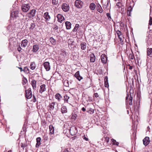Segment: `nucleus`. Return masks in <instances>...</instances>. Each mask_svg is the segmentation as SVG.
I'll return each instance as SVG.
<instances>
[{
  "instance_id": "obj_17",
  "label": "nucleus",
  "mask_w": 152,
  "mask_h": 152,
  "mask_svg": "<svg viewBox=\"0 0 152 152\" xmlns=\"http://www.w3.org/2000/svg\"><path fill=\"white\" fill-rule=\"evenodd\" d=\"M61 112L62 113H66L67 112V110L66 107L65 106H63L61 109Z\"/></svg>"
},
{
  "instance_id": "obj_8",
  "label": "nucleus",
  "mask_w": 152,
  "mask_h": 152,
  "mask_svg": "<svg viewBox=\"0 0 152 152\" xmlns=\"http://www.w3.org/2000/svg\"><path fill=\"white\" fill-rule=\"evenodd\" d=\"M69 132L72 135H75L77 133V131L75 127H71L69 129Z\"/></svg>"
},
{
  "instance_id": "obj_10",
  "label": "nucleus",
  "mask_w": 152,
  "mask_h": 152,
  "mask_svg": "<svg viewBox=\"0 0 152 152\" xmlns=\"http://www.w3.org/2000/svg\"><path fill=\"white\" fill-rule=\"evenodd\" d=\"M132 97L131 96L127 95L126 98V101H129V104L130 105L132 104Z\"/></svg>"
},
{
  "instance_id": "obj_16",
  "label": "nucleus",
  "mask_w": 152,
  "mask_h": 152,
  "mask_svg": "<svg viewBox=\"0 0 152 152\" xmlns=\"http://www.w3.org/2000/svg\"><path fill=\"white\" fill-rule=\"evenodd\" d=\"M66 28L67 29H70L71 28V23L69 22L66 21L65 22Z\"/></svg>"
},
{
  "instance_id": "obj_19",
  "label": "nucleus",
  "mask_w": 152,
  "mask_h": 152,
  "mask_svg": "<svg viewBox=\"0 0 152 152\" xmlns=\"http://www.w3.org/2000/svg\"><path fill=\"white\" fill-rule=\"evenodd\" d=\"M49 128L50 132V134H53L54 133V130L53 126L52 125H50Z\"/></svg>"
},
{
  "instance_id": "obj_61",
  "label": "nucleus",
  "mask_w": 152,
  "mask_h": 152,
  "mask_svg": "<svg viewBox=\"0 0 152 152\" xmlns=\"http://www.w3.org/2000/svg\"><path fill=\"white\" fill-rule=\"evenodd\" d=\"M133 66H129V69H132Z\"/></svg>"
},
{
  "instance_id": "obj_64",
  "label": "nucleus",
  "mask_w": 152,
  "mask_h": 152,
  "mask_svg": "<svg viewBox=\"0 0 152 152\" xmlns=\"http://www.w3.org/2000/svg\"><path fill=\"white\" fill-rule=\"evenodd\" d=\"M7 152H12V151L11 150H9Z\"/></svg>"
},
{
  "instance_id": "obj_24",
  "label": "nucleus",
  "mask_w": 152,
  "mask_h": 152,
  "mask_svg": "<svg viewBox=\"0 0 152 152\" xmlns=\"http://www.w3.org/2000/svg\"><path fill=\"white\" fill-rule=\"evenodd\" d=\"M55 98L57 99L58 101H60L61 99L62 98V96L59 93L56 94L55 96Z\"/></svg>"
},
{
  "instance_id": "obj_18",
  "label": "nucleus",
  "mask_w": 152,
  "mask_h": 152,
  "mask_svg": "<svg viewBox=\"0 0 152 152\" xmlns=\"http://www.w3.org/2000/svg\"><path fill=\"white\" fill-rule=\"evenodd\" d=\"M39 49V46L37 45H34L33 46L32 51L34 52H36Z\"/></svg>"
},
{
  "instance_id": "obj_37",
  "label": "nucleus",
  "mask_w": 152,
  "mask_h": 152,
  "mask_svg": "<svg viewBox=\"0 0 152 152\" xmlns=\"http://www.w3.org/2000/svg\"><path fill=\"white\" fill-rule=\"evenodd\" d=\"M60 54L61 55L63 56L64 57H65L66 55V53L64 50H62L61 51Z\"/></svg>"
},
{
  "instance_id": "obj_47",
  "label": "nucleus",
  "mask_w": 152,
  "mask_h": 152,
  "mask_svg": "<svg viewBox=\"0 0 152 152\" xmlns=\"http://www.w3.org/2000/svg\"><path fill=\"white\" fill-rule=\"evenodd\" d=\"M121 5V4L119 2H118L117 3L116 6H117L118 7L120 8Z\"/></svg>"
},
{
  "instance_id": "obj_30",
  "label": "nucleus",
  "mask_w": 152,
  "mask_h": 152,
  "mask_svg": "<svg viewBox=\"0 0 152 152\" xmlns=\"http://www.w3.org/2000/svg\"><path fill=\"white\" fill-rule=\"evenodd\" d=\"M81 48L82 50H84L86 48V43L85 42H83L80 44Z\"/></svg>"
},
{
  "instance_id": "obj_48",
  "label": "nucleus",
  "mask_w": 152,
  "mask_h": 152,
  "mask_svg": "<svg viewBox=\"0 0 152 152\" xmlns=\"http://www.w3.org/2000/svg\"><path fill=\"white\" fill-rule=\"evenodd\" d=\"M73 42L72 39H69L68 40V43L69 44H71L72 42Z\"/></svg>"
},
{
  "instance_id": "obj_34",
  "label": "nucleus",
  "mask_w": 152,
  "mask_h": 152,
  "mask_svg": "<svg viewBox=\"0 0 152 152\" xmlns=\"http://www.w3.org/2000/svg\"><path fill=\"white\" fill-rule=\"evenodd\" d=\"M35 26V24L34 23H31L29 28L30 30H33Z\"/></svg>"
},
{
  "instance_id": "obj_4",
  "label": "nucleus",
  "mask_w": 152,
  "mask_h": 152,
  "mask_svg": "<svg viewBox=\"0 0 152 152\" xmlns=\"http://www.w3.org/2000/svg\"><path fill=\"white\" fill-rule=\"evenodd\" d=\"M26 96L28 99H30L32 97V94L30 88L26 90Z\"/></svg>"
},
{
  "instance_id": "obj_2",
  "label": "nucleus",
  "mask_w": 152,
  "mask_h": 152,
  "mask_svg": "<svg viewBox=\"0 0 152 152\" xmlns=\"http://www.w3.org/2000/svg\"><path fill=\"white\" fill-rule=\"evenodd\" d=\"M83 5V2L80 0H76L75 2V6L78 8H81Z\"/></svg>"
},
{
  "instance_id": "obj_20",
  "label": "nucleus",
  "mask_w": 152,
  "mask_h": 152,
  "mask_svg": "<svg viewBox=\"0 0 152 152\" xmlns=\"http://www.w3.org/2000/svg\"><path fill=\"white\" fill-rule=\"evenodd\" d=\"M117 33L118 36V37L121 43L123 42V41L122 40V39L120 37L121 35V32L119 31H118L117 32Z\"/></svg>"
},
{
  "instance_id": "obj_23",
  "label": "nucleus",
  "mask_w": 152,
  "mask_h": 152,
  "mask_svg": "<svg viewBox=\"0 0 152 152\" xmlns=\"http://www.w3.org/2000/svg\"><path fill=\"white\" fill-rule=\"evenodd\" d=\"M31 84L33 89H35L36 88V81L34 80H32L31 81Z\"/></svg>"
},
{
  "instance_id": "obj_35",
  "label": "nucleus",
  "mask_w": 152,
  "mask_h": 152,
  "mask_svg": "<svg viewBox=\"0 0 152 152\" xmlns=\"http://www.w3.org/2000/svg\"><path fill=\"white\" fill-rule=\"evenodd\" d=\"M64 85L66 87H68L69 86V83L68 80H65L64 82Z\"/></svg>"
},
{
  "instance_id": "obj_55",
  "label": "nucleus",
  "mask_w": 152,
  "mask_h": 152,
  "mask_svg": "<svg viewBox=\"0 0 152 152\" xmlns=\"http://www.w3.org/2000/svg\"><path fill=\"white\" fill-rule=\"evenodd\" d=\"M63 152H69V151L67 149H65L63 150Z\"/></svg>"
},
{
  "instance_id": "obj_39",
  "label": "nucleus",
  "mask_w": 152,
  "mask_h": 152,
  "mask_svg": "<svg viewBox=\"0 0 152 152\" xmlns=\"http://www.w3.org/2000/svg\"><path fill=\"white\" fill-rule=\"evenodd\" d=\"M52 3L54 5H57L58 3V0H52Z\"/></svg>"
},
{
  "instance_id": "obj_63",
  "label": "nucleus",
  "mask_w": 152,
  "mask_h": 152,
  "mask_svg": "<svg viewBox=\"0 0 152 152\" xmlns=\"http://www.w3.org/2000/svg\"><path fill=\"white\" fill-rule=\"evenodd\" d=\"M147 129H148V131H149V130L150 129V128L149 126H148L147 127Z\"/></svg>"
},
{
  "instance_id": "obj_21",
  "label": "nucleus",
  "mask_w": 152,
  "mask_h": 152,
  "mask_svg": "<svg viewBox=\"0 0 152 152\" xmlns=\"http://www.w3.org/2000/svg\"><path fill=\"white\" fill-rule=\"evenodd\" d=\"M41 138L40 137H37L36 139L37 143L36 144V146L37 147H38L40 144V141Z\"/></svg>"
},
{
  "instance_id": "obj_44",
  "label": "nucleus",
  "mask_w": 152,
  "mask_h": 152,
  "mask_svg": "<svg viewBox=\"0 0 152 152\" xmlns=\"http://www.w3.org/2000/svg\"><path fill=\"white\" fill-rule=\"evenodd\" d=\"M129 57L130 59H133L134 58V56L133 54H130L129 55Z\"/></svg>"
},
{
  "instance_id": "obj_3",
  "label": "nucleus",
  "mask_w": 152,
  "mask_h": 152,
  "mask_svg": "<svg viewBox=\"0 0 152 152\" xmlns=\"http://www.w3.org/2000/svg\"><path fill=\"white\" fill-rule=\"evenodd\" d=\"M18 11H14L11 13L10 18L11 20H14L18 17Z\"/></svg>"
},
{
  "instance_id": "obj_12",
  "label": "nucleus",
  "mask_w": 152,
  "mask_h": 152,
  "mask_svg": "<svg viewBox=\"0 0 152 152\" xmlns=\"http://www.w3.org/2000/svg\"><path fill=\"white\" fill-rule=\"evenodd\" d=\"M143 143L145 146L147 145L149 142V138L146 137L143 140Z\"/></svg>"
},
{
  "instance_id": "obj_51",
  "label": "nucleus",
  "mask_w": 152,
  "mask_h": 152,
  "mask_svg": "<svg viewBox=\"0 0 152 152\" xmlns=\"http://www.w3.org/2000/svg\"><path fill=\"white\" fill-rule=\"evenodd\" d=\"M25 144H24L23 143H21V147L23 149H24V148L25 147Z\"/></svg>"
},
{
  "instance_id": "obj_32",
  "label": "nucleus",
  "mask_w": 152,
  "mask_h": 152,
  "mask_svg": "<svg viewBox=\"0 0 152 152\" xmlns=\"http://www.w3.org/2000/svg\"><path fill=\"white\" fill-rule=\"evenodd\" d=\"M95 5L94 3H91L90 5V8L91 10H93L95 8Z\"/></svg>"
},
{
  "instance_id": "obj_58",
  "label": "nucleus",
  "mask_w": 152,
  "mask_h": 152,
  "mask_svg": "<svg viewBox=\"0 0 152 152\" xmlns=\"http://www.w3.org/2000/svg\"><path fill=\"white\" fill-rule=\"evenodd\" d=\"M83 139L86 141H87L88 140V138L85 137L84 136V137L83 138Z\"/></svg>"
},
{
  "instance_id": "obj_40",
  "label": "nucleus",
  "mask_w": 152,
  "mask_h": 152,
  "mask_svg": "<svg viewBox=\"0 0 152 152\" xmlns=\"http://www.w3.org/2000/svg\"><path fill=\"white\" fill-rule=\"evenodd\" d=\"M104 54H102L101 56V59L103 63H104Z\"/></svg>"
},
{
  "instance_id": "obj_60",
  "label": "nucleus",
  "mask_w": 152,
  "mask_h": 152,
  "mask_svg": "<svg viewBox=\"0 0 152 152\" xmlns=\"http://www.w3.org/2000/svg\"><path fill=\"white\" fill-rule=\"evenodd\" d=\"M82 110L83 111H84L86 110V109L84 107H83L82 108Z\"/></svg>"
},
{
  "instance_id": "obj_42",
  "label": "nucleus",
  "mask_w": 152,
  "mask_h": 152,
  "mask_svg": "<svg viewBox=\"0 0 152 152\" xmlns=\"http://www.w3.org/2000/svg\"><path fill=\"white\" fill-rule=\"evenodd\" d=\"M109 139L108 137H105V142L106 141L108 145L110 144V143L109 142Z\"/></svg>"
},
{
  "instance_id": "obj_36",
  "label": "nucleus",
  "mask_w": 152,
  "mask_h": 152,
  "mask_svg": "<svg viewBox=\"0 0 152 152\" xmlns=\"http://www.w3.org/2000/svg\"><path fill=\"white\" fill-rule=\"evenodd\" d=\"M105 80H106V81H107L106 82L105 81V87H109V85L108 83V78L107 76H105Z\"/></svg>"
},
{
  "instance_id": "obj_13",
  "label": "nucleus",
  "mask_w": 152,
  "mask_h": 152,
  "mask_svg": "<svg viewBox=\"0 0 152 152\" xmlns=\"http://www.w3.org/2000/svg\"><path fill=\"white\" fill-rule=\"evenodd\" d=\"M75 76L77 78L79 81H80L81 80L83 79L82 77L79 74V71H77L75 74Z\"/></svg>"
},
{
  "instance_id": "obj_33",
  "label": "nucleus",
  "mask_w": 152,
  "mask_h": 152,
  "mask_svg": "<svg viewBox=\"0 0 152 152\" xmlns=\"http://www.w3.org/2000/svg\"><path fill=\"white\" fill-rule=\"evenodd\" d=\"M69 97L67 95H65L64 96V102L68 103V99H69Z\"/></svg>"
},
{
  "instance_id": "obj_11",
  "label": "nucleus",
  "mask_w": 152,
  "mask_h": 152,
  "mask_svg": "<svg viewBox=\"0 0 152 152\" xmlns=\"http://www.w3.org/2000/svg\"><path fill=\"white\" fill-rule=\"evenodd\" d=\"M45 86H46L45 84H43L40 86V88L39 91V93L42 94L46 91Z\"/></svg>"
},
{
  "instance_id": "obj_59",
  "label": "nucleus",
  "mask_w": 152,
  "mask_h": 152,
  "mask_svg": "<svg viewBox=\"0 0 152 152\" xmlns=\"http://www.w3.org/2000/svg\"><path fill=\"white\" fill-rule=\"evenodd\" d=\"M129 12V10L127 11V14L129 15V16H130L131 15H130V12H129V13L128 12Z\"/></svg>"
},
{
  "instance_id": "obj_1",
  "label": "nucleus",
  "mask_w": 152,
  "mask_h": 152,
  "mask_svg": "<svg viewBox=\"0 0 152 152\" xmlns=\"http://www.w3.org/2000/svg\"><path fill=\"white\" fill-rule=\"evenodd\" d=\"M30 7V4H23L21 6V9L23 12H26L29 10Z\"/></svg>"
},
{
  "instance_id": "obj_46",
  "label": "nucleus",
  "mask_w": 152,
  "mask_h": 152,
  "mask_svg": "<svg viewBox=\"0 0 152 152\" xmlns=\"http://www.w3.org/2000/svg\"><path fill=\"white\" fill-rule=\"evenodd\" d=\"M90 114H92L94 113V110L92 109H90L89 111H87Z\"/></svg>"
},
{
  "instance_id": "obj_25",
  "label": "nucleus",
  "mask_w": 152,
  "mask_h": 152,
  "mask_svg": "<svg viewBox=\"0 0 152 152\" xmlns=\"http://www.w3.org/2000/svg\"><path fill=\"white\" fill-rule=\"evenodd\" d=\"M55 103L54 102H52L50 103L49 104V109L50 110H53L54 108V106H55Z\"/></svg>"
},
{
  "instance_id": "obj_15",
  "label": "nucleus",
  "mask_w": 152,
  "mask_h": 152,
  "mask_svg": "<svg viewBox=\"0 0 152 152\" xmlns=\"http://www.w3.org/2000/svg\"><path fill=\"white\" fill-rule=\"evenodd\" d=\"M28 42V41L26 39L23 40L21 42V46L23 47H25L27 46Z\"/></svg>"
},
{
  "instance_id": "obj_57",
  "label": "nucleus",
  "mask_w": 152,
  "mask_h": 152,
  "mask_svg": "<svg viewBox=\"0 0 152 152\" xmlns=\"http://www.w3.org/2000/svg\"><path fill=\"white\" fill-rule=\"evenodd\" d=\"M79 27V25L78 24H77L75 25V27L77 28V29Z\"/></svg>"
},
{
  "instance_id": "obj_52",
  "label": "nucleus",
  "mask_w": 152,
  "mask_h": 152,
  "mask_svg": "<svg viewBox=\"0 0 152 152\" xmlns=\"http://www.w3.org/2000/svg\"><path fill=\"white\" fill-rule=\"evenodd\" d=\"M18 67L19 69L20 70V71L21 72L23 71V69L21 67Z\"/></svg>"
},
{
  "instance_id": "obj_49",
  "label": "nucleus",
  "mask_w": 152,
  "mask_h": 152,
  "mask_svg": "<svg viewBox=\"0 0 152 152\" xmlns=\"http://www.w3.org/2000/svg\"><path fill=\"white\" fill-rule=\"evenodd\" d=\"M23 83H24V84H26L27 82V79H26V78L25 77H24V78L23 80Z\"/></svg>"
},
{
  "instance_id": "obj_38",
  "label": "nucleus",
  "mask_w": 152,
  "mask_h": 152,
  "mask_svg": "<svg viewBox=\"0 0 152 152\" xmlns=\"http://www.w3.org/2000/svg\"><path fill=\"white\" fill-rule=\"evenodd\" d=\"M111 140L112 141V142H113V144L114 145H118L119 144V143L117 142L115 140L111 139Z\"/></svg>"
},
{
  "instance_id": "obj_27",
  "label": "nucleus",
  "mask_w": 152,
  "mask_h": 152,
  "mask_svg": "<svg viewBox=\"0 0 152 152\" xmlns=\"http://www.w3.org/2000/svg\"><path fill=\"white\" fill-rule=\"evenodd\" d=\"M97 10L99 12L102 13V9L99 5H97L96 6Z\"/></svg>"
},
{
  "instance_id": "obj_26",
  "label": "nucleus",
  "mask_w": 152,
  "mask_h": 152,
  "mask_svg": "<svg viewBox=\"0 0 152 152\" xmlns=\"http://www.w3.org/2000/svg\"><path fill=\"white\" fill-rule=\"evenodd\" d=\"M36 64L34 62H32L31 63L30 67L32 70H34L36 68Z\"/></svg>"
},
{
  "instance_id": "obj_45",
  "label": "nucleus",
  "mask_w": 152,
  "mask_h": 152,
  "mask_svg": "<svg viewBox=\"0 0 152 152\" xmlns=\"http://www.w3.org/2000/svg\"><path fill=\"white\" fill-rule=\"evenodd\" d=\"M12 26L11 25H9L7 27V29L8 30L10 31L11 30H12Z\"/></svg>"
},
{
  "instance_id": "obj_6",
  "label": "nucleus",
  "mask_w": 152,
  "mask_h": 152,
  "mask_svg": "<svg viewBox=\"0 0 152 152\" xmlns=\"http://www.w3.org/2000/svg\"><path fill=\"white\" fill-rule=\"evenodd\" d=\"M43 65L47 71H49L50 69V63L48 62H45L43 64Z\"/></svg>"
},
{
  "instance_id": "obj_41",
  "label": "nucleus",
  "mask_w": 152,
  "mask_h": 152,
  "mask_svg": "<svg viewBox=\"0 0 152 152\" xmlns=\"http://www.w3.org/2000/svg\"><path fill=\"white\" fill-rule=\"evenodd\" d=\"M149 22V25L150 26L151 25H152V17L151 16L150 17V19Z\"/></svg>"
},
{
  "instance_id": "obj_31",
  "label": "nucleus",
  "mask_w": 152,
  "mask_h": 152,
  "mask_svg": "<svg viewBox=\"0 0 152 152\" xmlns=\"http://www.w3.org/2000/svg\"><path fill=\"white\" fill-rule=\"evenodd\" d=\"M49 40L53 45H55L56 44V40L53 37H50Z\"/></svg>"
},
{
  "instance_id": "obj_29",
  "label": "nucleus",
  "mask_w": 152,
  "mask_h": 152,
  "mask_svg": "<svg viewBox=\"0 0 152 152\" xmlns=\"http://www.w3.org/2000/svg\"><path fill=\"white\" fill-rule=\"evenodd\" d=\"M23 71L26 74H28L29 73V69L26 66L23 69Z\"/></svg>"
},
{
  "instance_id": "obj_28",
  "label": "nucleus",
  "mask_w": 152,
  "mask_h": 152,
  "mask_svg": "<svg viewBox=\"0 0 152 152\" xmlns=\"http://www.w3.org/2000/svg\"><path fill=\"white\" fill-rule=\"evenodd\" d=\"M36 13V10H32L30 11L29 14L31 15V17H34Z\"/></svg>"
},
{
  "instance_id": "obj_43",
  "label": "nucleus",
  "mask_w": 152,
  "mask_h": 152,
  "mask_svg": "<svg viewBox=\"0 0 152 152\" xmlns=\"http://www.w3.org/2000/svg\"><path fill=\"white\" fill-rule=\"evenodd\" d=\"M106 15H107V17L108 18V20H110L111 18L110 13H107Z\"/></svg>"
},
{
  "instance_id": "obj_53",
  "label": "nucleus",
  "mask_w": 152,
  "mask_h": 152,
  "mask_svg": "<svg viewBox=\"0 0 152 152\" xmlns=\"http://www.w3.org/2000/svg\"><path fill=\"white\" fill-rule=\"evenodd\" d=\"M94 96L96 97H97L99 96V95L97 93H95L94 94Z\"/></svg>"
},
{
  "instance_id": "obj_5",
  "label": "nucleus",
  "mask_w": 152,
  "mask_h": 152,
  "mask_svg": "<svg viewBox=\"0 0 152 152\" xmlns=\"http://www.w3.org/2000/svg\"><path fill=\"white\" fill-rule=\"evenodd\" d=\"M62 10L65 12L68 11L69 9V5L65 3L62 4L61 6Z\"/></svg>"
},
{
  "instance_id": "obj_50",
  "label": "nucleus",
  "mask_w": 152,
  "mask_h": 152,
  "mask_svg": "<svg viewBox=\"0 0 152 152\" xmlns=\"http://www.w3.org/2000/svg\"><path fill=\"white\" fill-rule=\"evenodd\" d=\"M17 50L19 52H20L22 50L21 48L20 47V46L19 45V46H18Z\"/></svg>"
},
{
  "instance_id": "obj_54",
  "label": "nucleus",
  "mask_w": 152,
  "mask_h": 152,
  "mask_svg": "<svg viewBox=\"0 0 152 152\" xmlns=\"http://www.w3.org/2000/svg\"><path fill=\"white\" fill-rule=\"evenodd\" d=\"M77 115L76 114H74L72 116V117L73 119H75L76 118Z\"/></svg>"
},
{
  "instance_id": "obj_22",
  "label": "nucleus",
  "mask_w": 152,
  "mask_h": 152,
  "mask_svg": "<svg viewBox=\"0 0 152 152\" xmlns=\"http://www.w3.org/2000/svg\"><path fill=\"white\" fill-rule=\"evenodd\" d=\"M147 55L150 57H152V48H148L147 49Z\"/></svg>"
},
{
  "instance_id": "obj_14",
  "label": "nucleus",
  "mask_w": 152,
  "mask_h": 152,
  "mask_svg": "<svg viewBox=\"0 0 152 152\" xmlns=\"http://www.w3.org/2000/svg\"><path fill=\"white\" fill-rule=\"evenodd\" d=\"M90 60L91 62H94L95 61V57L94 53H91L90 55Z\"/></svg>"
},
{
  "instance_id": "obj_9",
  "label": "nucleus",
  "mask_w": 152,
  "mask_h": 152,
  "mask_svg": "<svg viewBox=\"0 0 152 152\" xmlns=\"http://www.w3.org/2000/svg\"><path fill=\"white\" fill-rule=\"evenodd\" d=\"M58 18V21L59 22L61 23L64 20V17L61 14H58L57 16Z\"/></svg>"
},
{
  "instance_id": "obj_62",
  "label": "nucleus",
  "mask_w": 152,
  "mask_h": 152,
  "mask_svg": "<svg viewBox=\"0 0 152 152\" xmlns=\"http://www.w3.org/2000/svg\"><path fill=\"white\" fill-rule=\"evenodd\" d=\"M54 29L56 30L57 29H58V26H56V27H55Z\"/></svg>"
},
{
  "instance_id": "obj_56",
  "label": "nucleus",
  "mask_w": 152,
  "mask_h": 152,
  "mask_svg": "<svg viewBox=\"0 0 152 152\" xmlns=\"http://www.w3.org/2000/svg\"><path fill=\"white\" fill-rule=\"evenodd\" d=\"M77 28H76L75 27V28H74L73 29V31L74 32V31H76L77 30Z\"/></svg>"
},
{
  "instance_id": "obj_7",
  "label": "nucleus",
  "mask_w": 152,
  "mask_h": 152,
  "mask_svg": "<svg viewBox=\"0 0 152 152\" xmlns=\"http://www.w3.org/2000/svg\"><path fill=\"white\" fill-rule=\"evenodd\" d=\"M43 16L46 22L49 21L51 18L48 12L45 13Z\"/></svg>"
}]
</instances>
